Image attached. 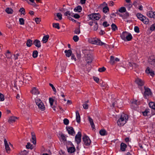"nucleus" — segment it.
<instances>
[{"label": "nucleus", "mask_w": 155, "mask_h": 155, "mask_svg": "<svg viewBox=\"0 0 155 155\" xmlns=\"http://www.w3.org/2000/svg\"><path fill=\"white\" fill-rule=\"evenodd\" d=\"M128 118V117L127 115L124 113L121 114L120 117L117 121L118 126L119 127L124 126L127 122Z\"/></svg>", "instance_id": "f257e3e1"}, {"label": "nucleus", "mask_w": 155, "mask_h": 155, "mask_svg": "<svg viewBox=\"0 0 155 155\" xmlns=\"http://www.w3.org/2000/svg\"><path fill=\"white\" fill-rule=\"evenodd\" d=\"M89 43L93 44L99 45H104L105 46L107 45L105 43L102 42L100 40L96 38H90L88 39Z\"/></svg>", "instance_id": "f03ea898"}, {"label": "nucleus", "mask_w": 155, "mask_h": 155, "mask_svg": "<svg viewBox=\"0 0 155 155\" xmlns=\"http://www.w3.org/2000/svg\"><path fill=\"white\" fill-rule=\"evenodd\" d=\"M121 38L124 41H130L132 38L131 34L127 31H124L120 35Z\"/></svg>", "instance_id": "7ed1b4c3"}, {"label": "nucleus", "mask_w": 155, "mask_h": 155, "mask_svg": "<svg viewBox=\"0 0 155 155\" xmlns=\"http://www.w3.org/2000/svg\"><path fill=\"white\" fill-rule=\"evenodd\" d=\"M35 102L39 109L41 111H44L45 110V106L40 99L36 98L35 99Z\"/></svg>", "instance_id": "20e7f679"}, {"label": "nucleus", "mask_w": 155, "mask_h": 155, "mask_svg": "<svg viewBox=\"0 0 155 155\" xmlns=\"http://www.w3.org/2000/svg\"><path fill=\"white\" fill-rule=\"evenodd\" d=\"M137 16L138 19L142 21L144 24H147L149 23V19L141 13H138Z\"/></svg>", "instance_id": "39448f33"}, {"label": "nucleus", "mask_w": 155, "mask_h": 155, "mask_svg": "<svg viewBox=\"0 0 155 155\" xmlns=\"http://www.w3.org/2000/svg\"><path fill=\"white\" fill-rule=\"evenodd\" d=\"M144 88L145 90L144 94V97L147 99L149 97L152 96V93L151 90L148 87L144 86Z\"/></svg>", "instance_id": "423d86ee"}, {"label": "nucleus", "mask_w": 155, "mask_h": 155, "mask_svg": "<svg viewBox=\"0 0 155 155\" xmlns=\"http://www.w3.org/2000/svg\"><path fill=\"white\" fill-rule=\"evenodd\" d=\"M90 19L95 21L98 20L101 18L100 15L99 14L93 13L88 15Z\"/></svg>", "instance_id": "0eeeda50"}, {"label": "nucleus", "mask_w": 155, "mask_h": 155, "mask_svg": "<svg viewBox=\"0 0 155 155\" xmlns=\"http://www.w3.org/2000/svg\"><path fill=\"white\" fill-rule=\"evenodd\" d=\"M82 139L85 145L86 146L90 145L91 141L88 137L85 135L83 137Z\"/></svg>", "instance_id": "6e6552de"}, {"label": "nucleus", "mask_w": 155, "mask_h": 155, "mask_svg": "<svg viewBox=\"0 0 155 155\" xmlns=\"http://www.w3.org/2000/svg\"><path fill=\"white\" fill-rule=\"evenodd\" d=\"M148 62L153 67L155 68V56H151L148 59Z\"/></svg>", "instance_id": "1a4fd4ad"}, {"label": "nucleus", "mask_w": 155, "mask_h": 155, "mask_svg": "<svg viewBox=\"0 0 155 155\" xmlns=\"http://www.w3.org/2000/svg\"><path fill=\"white\" fill-rule=\"evenodd\" d=\"M81 134L80 132H78L75 136V140L77 144L79 143L81 140Z\"/></svg>", "instance_id": "9d476101"}, {"label": "nucleus", "mask_w": 155, "mask_h": 155, "mask_svg": "<svg viewBox=\"0 0 155 155\" xmlns=\"http://www.w3.org/2000/svg\"><path fill=\"white\" fill-rule=\"evenodd\" d=\"M67 130L69 134L72 136H74L75 134L73 128L71 127H66Z\"/></svg>", "instance_id": "9b49d317"}, {"label": "nucleus", "mask_w": 155, "mask_h": 155, "mask_svg": "<svg viewBox=\"0 0 155 155\" xmlns=\"http://www.w3.org/2000/svg\"><path fill=\"white\" fill-rule=\"evenodd\" d=\"M107 4L105 2H104L101 5V6H104L103 8V12L105 13H107L109 11V8L107 6Z\"/></svg>", "instance_id": "f8f14e48"}, {"label": "nucleus", "mask_w": 155, "mask_h": 155, "mask_svg": "<svg viewBox=\"0 0 155 155\" xmlns=\"http://www.w3.org/2000/svg\"><path fill=\"white\" fill-rule=\"evenodd\" d=\"M136 83L138 85L139 87L140 86H143L144 84V81L141 79L137 78L135 81Z\"/></svg>", "instance_id": "ddd939ff"}, {"label": "nucleus", "mask_w": 155, "mask_h": 155, "mask_svg": "<svg viewBox=\"0 0 155 155\" xmlns=\"http://www.w3.org/2000/svg\"><path fill=\"white\" fill-rule=\"evenodd\" d=\"M138 104V102L137 100H134L132 101L131 103V107L133 109L135 110Z\"/></svg>", "instance_id": "4468645a"}, {"label": "nucleus", "mask_w": 155, "mask_h": 155, "mask_svg": "<svg viewBox=\"0 0 155 155\" xmlns=\"http://www.w3.org/2000/svg\"><path fill=\"white\" fill-rule=\"evenodd\" d=\"M4 142L6 152L9 153L10 152V149L6 139H4Z\"/></svg>", "instance_id": "2eb2a0df"}, {"label": "nucleus", "mask_w": 155, "mask_h": 155, "mask_svg": "<svg viewBox=\"0 0 155 155\" xmlns=\"http://www.w3.org/2000/svg\"><path fill=\"white\" fill-rule=\"evenodd\" d=\"M33 44L38 48H40L41 46V42L38 39L35 40L33 42Z\"/></svg>", "instance_id": "dca6fc26"}, {"label": "nucleus", "mask_w": 155, "mask_h": 155, "mask_svg": "<svg viewBox=\"0 0 155 155\" xmlns=\"http://www.w3.org/2000/svg\"><path fill=\"white\" fill-rule=\"evenodd\" d=\"M31 92L32 94L34 95H37L39 94V92L38 89L35 87L32 88V90L31 91Z\"/></svg>", "instance_id": "f3484780"}, {"label": "nucleus", "mask_w": 155, "mask_h": 155, "mask_svg": "<svg viewBox=\"0 0 155 155\" xmlns=\"http://www.w3.org/2000/svg\"><path fill=\"white\" fill-rule=\"evenodd\" d=\"M146 72L147 73L150 74V75L152 77H153L154 75V72L152 70L150 69L149 67L147 68L146 71Z\"/></svg>", "instance_id": "a211bd4d"}, {"label": "nucleus", "mask_w": 155, "mask_h": 155, "mask_svg": "<svg viewBox=\"0 0 155 155\" xmlns=\"http://www.w3.org/2000/svg\"><path fill=\"white\" fill-rule=\"evenodd\" d=\"M57 90L58 91L59 94H60L61 96L63 97H65V95H64V88L62 87H59L57 88Z\"/></svg>", "instance_id": "6ab92c4d"}, {"label": "nucleus", "mask_w": 155, "mask_h": 155, "mask_svg": "<svg viewBox=\"0 0 155 155\" xmlns=\"http://www.w3.org/2000/svg\"><path fill=\"white\" fill-rule=\"evenodd\" d=\"M76 121L78 123H79L81 121V117L78 111H76Z\"/></svg>", "instance_id": "aec40b11"}, {"label": "nucleus", "mask_w": 155, "mask_h": 155, "mask_svg": "<svg viewBox=\"0 0 155 155\" xmlns=\"http://www.w3.org/2000/svg\"><path fill=\"white\" fill-rule=\"evenodd\" d=\"M127 147V145L123 143H122L120 144V150L122 151H125Z\"/></svg>", "instance_id": "412c9836"}, {"label": "nucleus", "mask_w": 155, "mask_h": 155, "mask_svg": "<svg viewBox=\"0 0 155 155\" xmlns=\"http://www.w3.org/2000/svg\"><path fill=\"white\" fill-rule=\"evenodd\" d=\"M17 117L15 116H12L9 117L8 122L10 123H12L15 122Z\"/></svg>", "instance_id": "4be33fe9"}, {"label": "nucleus", "mask_w": 155, "mask_h": 155, "mask_svg": "<svg viewBox=\"0 0 155 155\" xmlns=\"http://www.w3.org/2000/svg\"><path fill=\"white\" fill-rule=\"evenodd\" d=\"M88 120L92 129H95V125H94L93 119L91 117H90L89 116L88 117Z\"/></svg>", "instance_id": "5701e85b"}, {"label": "nucleus", "mask_w": 155, "mask_h": 155, "mask_svg": "<svg viewBox=\"0 0 155 155\" xmlns=\"http://www.w3.org/2000/svg\"><path fill=\"white\" fill-rule=\"evenodd\" d=\"M120 16L122 17L123 19H126L128 18L129 16V13L127 12H125V13L122 14H120Z\"/></svg>", "instance_id": "b1692460"}, {"label": "nucleus", "mask_w": 155, "mask_h": 155, "mask_svg": "<svg viewBox=\"0 0 155 155\" xmlns=\"http://www.w3.org/2000/svg\"><path fill=\"white\" fill-rule=\"evenodd\" d=\"M32 135V142L34 144H35L36 143V138L34 132H31Z\"/></svg>", "instance_id": "393cba45"}, {"label": "nucleus", "mask_w": 155, "mask_h": 155, "mask_svg": "<svg viewBox=\"0 0 155 155\" xmlns=\"http://www.w3.org/2000/svg\"><path fill=\"white\" fill-rule=\"evenodd\" d=\"M64 52L65 53L66 56L67 57H69L72 54V51L71 50H65L64 51Z\"/></svg>", "instance_id": "a878e982"}, {"label": "nucleus", "mask_w": 155, "mask_h": 155, "mask_svg": "<svg viewBox=\"0 0 155 155\" xmlns=\"http://www.w3.org/2000/svg\"><path fill=\"white\" fill-rule=\"evenodd\" d=\"M82 10V8L80 5H78L74 9V11L75 12H81Z\"/></svg>", "instance_id": "bb28decb"}, {"label": "nucleus", "mask_w": 155, "mask_h": 155, "mask_svg": "<svg viewBox=\"0 0 155 155\" xmlns=\"http://www.w3.org/2000/svg\"><path fill=\"white\" fill-rule=\"evenodd\" d=\"M75 151V149L74 147H70L68 148V152L70 153H72Z\"/></svg>", "instance_id": "cd10ccee"}, {"label": "nucleus", "mask_w": 155, "mask_h": 155, "mask_svg": "<svg viewBox=\"0 0 155 155\" xmlns=\"http://www.w3.org/2000/svg\"><path fill=\"white\" fill-rule=\"evenodd\" d=\"M5 11L8 14H12L13 12V9L10 8H7L5 10Z\"/></svg>", "instance_id": "c85d7f7f"}, {"label": "nucleus", "mask_w": 155, "mask_h": 155, "mask_svg": "<svg viewBox=\"0 0 155 155\" xmlns=\"http://www.w3.org/2000/svg\"><path fill=\"white\" fill-rule=\"evenodd\" d=\"M49 38V36L48 35H46L44 36L42 39V41L43 43H46Z\"/></svg>", "instance_id": "c756f323"}, {"label": "nucleus", "mask_w": 155, "mask_h": 155, "mask_svg": "<svg viewBox=\"0 0 155 155\" xmlns=\"http://www.w3.org/2000/svg\"><path fill=\"white\" fill-rule=\"evenodd\" d=\"M149 105L150 108L155 110V103L151 102L149 103Z\"/></svg>", "instance_id": "7c9ffc66"}, {"label": "nucleus", "mask_w": 155, "mask_h": 155, "mask_svg": "<svg viewBox=\"0 0 155 155\" xmlns=\"http://www.w3.org/2000/svg\"><path fill=\"white\" fill-rule=\"evenodd\" d=\"M33 44L32 41L30 39H28L26 42V45L28 47H30Z\"/></svg>", "instance_id": "2f4dec72"}, {"label": "nucleus", "mask_w": 155, "mask_h": 155, "mask_svg": "<svg viewBox=\"0 0 155 155\" xmlns=\"http://www.w3.org/2000/svg\"><path fill=\"white\" fill-rule=\"evenodd\" d=\"M154 14V12L152 11H149L147 12L146 15L148 17L150 18H152Z\"/></svg>", "instance_id": "473e14b6"}, {"label": "nucleus", "mask_w": 155, "mask_h": 155, "mask_svg": "<svg viewBox=\"0 0 155 155\" xmlns=\"http://www.w3.org/2000/svg\"><path fill=\"white\" fill-rule=\"evenodd\" d=\"M100 134L101 135L104 136L107 134V133L105 130L104 129H102L100 131Z\"/></svg>", "instance_id": "72a5a7b5"}, {"label": "nucleus", "mask_w": 155, "mask_h": 155, "mask_svg": "<svg viewBox=\"0 0 155 155\" xmlns=\"http://www.w3.org/2000/svg\"><path fill=\"white\" fill-rule=\"evenodd\" d=\"M109 62L111 64H114L115 59H114V58L113 56H110Z\"/></svg>", "instance_id": "f704fd0d"}, {"label": "nucleus", "mask_w": 155, "mask_h": 155, "mask_svg": "<svg viewBox=\"0 0 155 155\" xmlns=\"http://www.w3.org/2000/svg\"><path fill=\"white\" fill-rule=\"evenodd\" d=\"M150 109H146L143 112V114L144 116H147L148 113H149Z\"/></svg>", "instance_id": "c9c22d12"}, {"label": "nucleus", "mask_w": 155, "mask_h": 155, "mask_svg": "<svg viewBox=\"0 0 155 155\" xmlns=\"http://www.w3.org/2000/svg\"><path fill=\"white\" fill-rule=\"evenodd\" d=\"M64 15L66 16H73V13L70 11H67L65 13Z\"/></svg>", "instance_id": "e433bc0d"}, {"label": "nucleus", "mask_w": 155, "mask_h": 155, "mask_svg": "<svg viewBox=\"0 0 155 155\" xmlns=\"http://www.w3.org/2000/svg\"><path fill=\"white\" fill-rule=\"evenodd\" d=\"M111 29L112 31H115L117 29L116 25L114 24H112L111 25Z\"/></svg>", "instance_id": "4c0bfd02"}, {"label": "nucleus", "mask_w": 155, "mask_h": 155, "mask_svg": "<svg viewBox=\"0 0 155 155\" xmlns=\"http://www.w3.org/2000/svg\"><path fill=\"white\" fill-rule=\"evenodd\" d=\"M38 52L37 51H34L33 52L32 56L35 58H36L38 56Z\"/></svg>", "instance_id": "58836bf2"}, {"label": "nucleus", "mask_w": 155, "mask_h": 155, "mask_svg": "<svg viewBox=\"0 0 155 155\" xmlns=\"http://www.w3.org/2000/svg\"><path fill=\"white\" fill-rule=\"evenodd\" d=\"M74 34H79L80 33V27L77 28H76L74 31Z\"/></svg>", "instance_id": "ea45409f"}, {"label": "nucleus", "mask_w": 155, "mask_h": 155, "mask_svg": "<svg viewBox=\"0 0 155 155\" xmlns=\"http://www.w3.org/2000/svg\"><path fill=\"white\" fill-rule=\"evenodd\" d=\"M126 9L124 7H121L119 10V11L121 13H123L126 12Z\"/></svg>", "instance_id": "a19ab883"}, {"label": "nucleus", "mask_w": 155, "mask_h": 155, "mask_svg": "<svg viewBox=\"0 0 155 155\" xmlns=\"http://www.w3.org/2000/svg\"><path fill=\"white\" fill-rule=\"evenodd\" d=\"M53 27L55 28H56L58 29L60 28V27L59 26V24L58 23H54L53 24Z\"/></svg>", "instance_id": "79ce46f5"}, {"label": "nucleus", "mask_w": 155, "mask_h": 155, "mask_svg": "<svg viewBox=\"0 0 155 155\" xmlns=\"http://www.w3.org/2000/svg\"><path fill=\"white\" fill-rule=\"evenodd\" d=\"M26 148L27 149H32L33 148V146L30 143H28L26 146Z\"/></svg>", "instance_id": "37998d69"}, {"label": "nucleus", "mask_w": 155, "mask_h": 155, "mask_svg": "<svg viewBox=\"0 0 155 155\" xmlns=\"http://www.w3.org/2000/svg\"><path fill=\"white\" fill-rule=\"evenodd\" d=\"M150 30L152 31H155V23L151 25L150 27Z\"/></svg>", "instance_id": "c03bdc74"}, {"label": "nucleus", "mask_w": 155, "mask_h": 155, "mask_svg": "<svg viewBox=\"0 0 155 155\" xmlns=\"http://www.w3.org/2000/svg\"><path fill=\"white\" fill-rule=\"evenodd\" d=\"M19 12L21 14H23L24 15H25V9L23 8H21L19 10Z\"/></svg>", "instance_id": "a18cd8bd"}, {"label": "nucleus", "mask_w": 155, "mask_h": 155, "mask_svg": "<svg viewBox=\"0 0 155 155\" xmlns=\"http://www.w3.org/2000/svg\"><path fill=\"white\" fill-rule=\"evenodd\" d=\"M61 137L62 140L63 141H66V138L65 137L64 135L63 134L61 135Z\"/></svg>", "instance_id": "49530a36"}, {"label": "nucleus", "mask_w": 155, "mask_h": 155, "mask_svg": "<svg viewBox=\"0 0 155 155\" xmlns=\"http://www.w3.org/2000/svg\"><path fill=\"white\" fill-rule=\"evenodd\" d=\"M24 20L23 18H20L19 19V22L21 25H23L25 23Z\"/></svg>", "instance_id": "de8ad7c7"}, {"label": "nucleus", "mask_w": 155, "mask_h": 155, "mask_svg": "<svg viewBox=\"0 0 155 155\" xmlns=\"http://www.w3.org/2000/svg\"><path fill=\"white\" fill-rule=\"evenodd\" d=\"M73 39L75 42L78 41L79 39V37L77 35H74L73 37Z\"/></svg>", "instance_id": "09e8293b"}, {"label": "nucleus", "mask_w": 155, "mask_h": 155, "mask_svg": "<svg viewBox=\"0 0 155 155\" xmlns=\"http://www.w3.org/2000/svg\"><path fill=\"white\" fill-rule=\"evenodd\" d=\"M106 70V68L103 67L102 68H99L98 69V71L100 72H103L105 71Z\"/></svg>", "instance_id": "8fccbe9b"}, {"label": "nucleus", "mask_w": 155, "mask_h": 155, "mask_svg": "<svg viewBox=\"0 0 155 155\" xmlns=\"http://www.w3.org/2000/svg\"><path fill=\"white\" fill-rule=\"evenodd\" d=\"M83 107L84 109H87L88 108V105L86 103H84L83 104Z\"/></svg>", "instance_id": "3c124183"}, {"label": "nucleus", "mask_w": 155, "mask_h": 155, "mask_svg": "<svg viewBox=\"0 0 155 155\" xmlns=\"http://www.w3.org/2000/svg\"><path fill=\"white\" fill-rule=\"evenodd\" d=\"M102 25L104 27H107L109 26L110 25L108 23L107 21H106L103 22Z\"/></svg>", "instance_id": "603ef678"}, {"label": "nucleus", "mask_w": 155, "mask_h": 155, "mask_svg": "<svg viewBox=\"0 0 155 155\" xmlns=\"http://www.w3.org/2000/svg\"><path fill=\"white\" fill-rule=\"evenodd\" d=\"M4 100V96L2 94L0 93V101H3Z\"/></svg>", "instance_id": "864d4df0"}, {"label": "nucleus", "mask_w": 155, "mask_h": 155, "mask_svg": "<svg viewBox=\"0 0 155 155\" xmlns=\"http://www.w3.org/2000/svg\"><path fill=\"white\" fill-rule=\"evenodd\" d=\"M28 153V152L26 150H24L21 153V155H27Z\"/></svg>", "instance_id": "5fc2aeb1"}, {"label": "nucleus", "mask_w": 155, "mask_h": 155, "mask_svg": "<svg viewBox=\"0 0 155 155\" xmlns=\"http://www.w3.org/2000/svg\"><path fill=\"white\" fill-rule=\"evenodd\" d=\"M57 16L59 20H61L62 19V15L61 13H58L57 14Z\"/></svg>", "instance_id": "6e6d98bb"}, {"label": "nucleus", "mask_w": 155, "mask_h": 155, "mask_svg": "<svg viewBox=\"0 0 155 155\" xmlns=\"http://www.w3.org/2000/svg\"><path fill=\"white\" fill-rule=\"evenodd\" d=\"M64 124L67 125L68 124L69 121L67 118H65L64 120Z\"/></svg>", "instance_id": "4d7b16f0"}, {"label": "nucleus", "mask_w": 155, "mask_h": 155, "mask_svg": "<svg viewBox=\"0 0 155 155\" xmlns=\"http://www.w3.org/2000/svg\"><path fill=\"white\" fill-rule=\"evenodd\" d=\"M134 31L136 33H139L140 32L139 28V27L137 26H135L134 28Z\"/></svg>", "instance_id": "13d9d810"}, {"label": "nucleus", "mask_w": 155, "mask_h": 155, "mask_svg": "<svg viewBox=\"0 0 155 155\" xmlns=\"http://www.w3.org/2000/svg\"><path fill=\"white\" fill-rule=\"evenodd\" d=\"M35 21L37 24H38L41 21V19L40 18H35Z\"/></svg>", "instance_id": "bf43d9fd"}, {"label": "nucleus", "mask_w": 155, "mask_h": 155, "mask_svg": "<svg viewBox=\"0 0 155 155\" xmlns=\"http://www.w3.org/2000/svg\"><path fill=\"white\" fill-rule=\"evenodd\" d=\"M59 153L60 155H65V152L61 150L59 151Z\"/></svg>", "instance_id": "052dcab7"}, {"label": "nucleus", "mask_w": 155, "mask_h": 155, "mask_svg": "<svg viewBox=\"0 0 155 155\" xmlns=\"http://www.w3.org/2000/svg\"><path fill=\"white\" fill-rule=\"evenodd\" d=\"M49 85L52 87V88L53 89L54 91L56 92V90L55 88L53 86V85L52 84L50 83Z\"/></svg>", "instance_id": "680f3d73"}, {"label": "nucleus", "mask_w": 155, "mask_h": 155, "mask_svg": "<svg viewBox=\"0 0 155 155\" xmlns=\"http://www.w3.org/2000/svg\"><path fill=\"white\" fill-rule=\"evenodd\" d=\"M20 56L19 54L17 53L16 54H15L14 55V58L15 60H16L18 59V57Z\"/></svg>", "instance_id": "e2e57ef3"}, {"label": "nucleus", "mask_w": 155, "mask_h": 155, "mask_svg": "<svg viewBox=\"0 0 155 155\" xmlns=\"http://www.w3.org/2000/svg\"><path fill=\"white\" fill-rule=\"evenodd\" d=\"M49 103L51 105H52L53 104V102H54V100L53 99L51 98H49Z\"/></svg>", "instance_id": "0e129e2a"}, {"label": "nucleus", "mask_w": 155, "mask_h": 155, "mask_svg": "<svg viewBox=\"0 0 155 155\" xmlns=\"http://www.w3.org/2000/svg\"><path fill=\"white\" fill-rule=\"evenodd\" d=\"M128 8V10H130V8L132 7V5L131 4L129 3L126 6Z\"/></svg>", "instance_id": "69168bd1"}, {"label": "nucleus", "mask_w": 155, "mask_h": 155, "mask_svg": "<svg viewBox=\"0 0 155 155\" xmlns=\"http://www.w3.org/2000/svg\"><path fill=\"white\" fill-rule=\"evenodd\" d=\"M93 78L94 81H95L97 83H98L99 81V79L98 78L96 77H93Z\"/></svg>", "instance_id": "338daca9"}, {"label": "nucleus", "mask_w": 155, "mask_h": 155, "mask_svg": "<svg viewBox=\"0 0 155 155\" xmlns=\"http://www.w3.org/2000/svg\"><path fill=\"white\" fill-rule=\"evenodd\" d=\"M73 16L75 18H79L80 17V15L77 14H75L74 15L73 14Z\"/></svg>", "instance_id": "774afa93"}]
</instances>
